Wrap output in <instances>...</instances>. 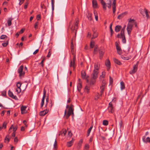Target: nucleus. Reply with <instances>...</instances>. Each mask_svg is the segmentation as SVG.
Wrapping results in <instances>:
<instances>
[{
    "instance_id": "6ab92c4d",
    "label": "nucleus",
    "mask_w": 150,
    "mask_h": 150,
    "mask_svg": "<svg viewBox=\"0 0 150 150\" xmlns=\"http://www.w3.org/2000/svg\"><path fill=\"white\" fill-rule=\"evenodd\" d=\"M92 5L94 8H98V4L96 0H93L92 1Z\"/></svg>"
},
{
    "instance_id": "69168bd1",
    "label": "nucleus",
    "mask_w": 150,
    "mask_h": 150,
    "mask_svg": "<svg viewBox=\"0 0 150 150\" xmlns=\"http://www.w3.org/2000/svg\"><path fill=\"white\" fill-rule=\"evenodd\" d=\"M1 95L4 96H5L6 95V92L5 91H4L1 93Z\"/></svg>"
},
{
    "instance_id": "cd10ccee",
    "label": "nucleus",
    "mask_w": 150,
    "mask_h": 150,
    "mask_svg": "<svg viewBox=\"0 0 150 150\" xmlns=\"http://www.w3.org/2000/svg\"><path fill=\"white\" fill-rule=\"evenodd\" d=\"M144 12H145L147 18V19H149L150 18V17L149 14V11L146 8H144Z\"/></svg>"
},
{
    "instance_id": "5701e85b",
    "label": "nucleus",
    "mask_w": 150,
    "mask_h": 150,
    "mask_svg": "<svg viewBox=\"0 0 150 150\" xmlns=\"http://www.w3.org/2000/svg\"><path fill=\"white\" fill-rule=\"evenodd\" d=\"M94 45L95 42L92 39H91L90 42V47L91 48H93L94 47Z\"/></svg>"
},
{
    "instance_id": "f8f14e48",
    "label": "nucleus",
    "mask_w": 150,
    "mask_h": 150,
    "mask_svg": "<svg viewBox=\"0 0 150 150\" xmlns=\"http://www.w3.org/2000/svg\"><path fill=\"white\" fill-rule=\"evenodd\" d=\"M142 140L143 142L145 143L148 142L150 143V138L147 137L146 139V136H144L142 137Z\"/></svg>"
},
{
    "instance_id": "3c124183",
    "label": "nucleus",
    "mask_w": 150,
    "mask_h": 150,
    "mask_svg": "<svg viewBox=\"0 0 150 150\" xmlns=\"http://www.w3.org/2000/svg\"><path fill=\"white\" fill-rule=\"evenodd\" d=\"M94 13L95 15V18L96 19V21H98V16L97 15V13L96 12H95V11H94Z\"/></svg>"
},
{
    "instance_id": "a878e982",
    "label": "nucleus",
    "mask_w": 150,
    "mask_h": 150,
    "mask_svg": "<svg viewBox=\"0 0 150 150\" xmlns=\"http://www.w3.org/2000/svg\"><path fill=\"white\" fill-rule=\"evenodd\" d=\"M13 20V18H8L7 22L8 26H9L11 25L12 24L11 21Z\"/></svg>"
},
{
    "instance_id": "6e6552de",
    "label": "nucleus",
    "mask_w": 150,
    "mask_h": 150,
    "mask_svg": "<svg viewBox=\"0 0 150 150\" xmlns=\"http://www.w3.org/2000/svg\"><path fill=\"white\" fill-rule=\"evenodd\" d=\"M73 107L74 105L72 104H71L69 107L67 113H69L71 115H74V109Z\"/></svg>"
},
{
    "instance_id": "4d7b16f0",
    "label": "nucleus",
    "mask_w": 150,
    "mask_h": 150,
    "mask_svg": "<svg viewBox=\"0 0 150 150\" xmlns=\"http://www.w3.org/2000/svg\"><path fill=\"white\" fill-rule=\"evenodd\" d=\"M28 2H26L25 3V5L24 6V8L25 9H26L28 7Z\"/></svg>"
},
{
    "instance_id": "c756f323",
    "label": "nucleus",
    "mask_w": 150,
    "mask_h": 150,
    "mask_svg": "<svg viewBox=\"0 0 150 150\" xmlns=\"http://www.w3.org/2000/svg\"><path fill=\"white\" fill-rule=\"evenodd\" d=\"M104 86H101L100 87V88L101 89V91H100V97L102 96V95L103 94V92L104 90Z\"/></svg>"
},
{
    "instance_id": "c03bdc74",
    "label": "nucleus",
    "mask_w": 150,
    "mask_h": 150,
    "mask_svg": "<svg viewBox=\"0 0 150 150\" xmlns=\"http://www.w3.org/2000/svg\"><path fill=\"white\" fill-rule=\"evenodd\" d=\"M108 121L107 120H104L103 121V125H105L107 126L108 125Z\"/></svg>"
},
{
    "instance_id": "864d4df0",
    "label": "nucleus",
    "mask_w": 150,
    "mask_h": 150,
    "mask_svg": "<svg viewBox=\"0 0 150 150\" xmlns=\"http://www.w3.org/2000/svg\"><path fill=\"white\" fill-rule=\"evenodd\" d=\"M122 42L123 43H126V40L125 36H122Z\"/></svg>"
},
{
    "instance_id": "49530a36",
    "label": "nucleus",
    "mask_w": 150,
    "mask_h": 150,
    "mask_svg": "<svg viewBox=\"0 0 150 150\" xmlns=\"http://www.w3.org/2000/svg\"><path fill=\"white\" fill-rule=\"evenodd\" d=\"M121 57L122 59L125 60H128L130 59L128 57H125L123 55H122L121 56Z\"/></svg>"
},
{
    "instance_id": "423d86ee",
    "label": "nucleus",
    "mask_w": 150,
    "mask_h": 150,
    "mask_svg": "<svg viewBox=\"0 0 150 150\" xmlns=\"http://www.w3.org/2000/svg\"><path fill=\"white\" fill-rule=\"evenodd\" d=\"M115 45L118 54L121 55L122 54V50L120 46L119 45L118 43L117 42H116Z\"/></svg>"
},
{
    "instance_id": "9d476101",
    "label": "nucleus",
    "mask_w": 150,
    "mask_h": 150,
    "mask_svg": "<svg viewBox=\"0 0 150 150\" xmlns=\"http://www.w3.org/2000/svg\"><path fill=\"white\" fill-rule=\"evenodd\" d=\"M8 95L10 97L13 99L16 100L18 99L16 96H14L12 92L10 90H9L8 91Z\"/></svg>"
},
{
    "instance_id": "aec40b11",
    "label": "nucleus",
    "mask_w": 150,
    "mask_h": 150,
    "mask_svg": "<svg viewBox=\"0 0 150 150\" xmlns=\"http://www.w3.org/2000/svg\"><path fill=\"white\" fill-rule=\"evenodd\" d=\"M122 28V26L120 25H116L115 28V31L116 32H118L121 30Z\"/></svg>"
},
{
    "instance_id": "4468645a",
    "label": "nucleus",
    "mask_w": 150,
    "mask_h": 150,
    "mask_svg": "<svg viewBox=\"0 0 150 150\" xmlns=\"http://www.w3.org/2000/svg\"><path fill=\"white\" fill-rule=\"evenodd\" d=\"M67 133V130L66 129H63L61 131L59 134V135H61L62 136H65Z\"/></svg>"
},
{
    "instance_id": "603ef678",
    "label": "nucleus",
    "mask_w": 150,
    "mask_h": 150,
    "mask_svg": "<svg viewBox=\"0 0 150 150\" xmlns=\"http://www.w3.org/2000/svg\"><path fill=\"white\" fill-rule=\"evenodd\" d=\"M21 85V82H18L16 84V86L18 88H20Z\"/></svg>"
},
{
    "instance_id": "7ed1b4c3",
    "label": "nucleus",
    "mask_w": 150,
    "mask_h": 150,
    "mask_svg": "<svg viewBox=\"0 0 150 150\" xmlns=\"http://www.w3.org/2000/svg\"><path fill=\"white\" fill-rule=\"evenodd\" d=\"M23 66L21 65L18 69V72L19 74V77L20 79H21L25 75V72L23 71Z\"/></svg>"
},
{
    "instance_id": "2eb2a0df",
    "label": "nucleus",
    "mask_w": 150,
    "mask_h": 150,
    "mask_svg": "<svg viewBox=\"0 0 150 150\" xmlns=\"http://www.w3.org/2000/svg\"><path fill=\"white\" fill-rule=\"evenodd\" d=\"M81 76L82 79H86L87 78L89 77V76H86V73L84 71H82L81 72Z\"/></svg>"
},
{
    "instance_id": "4c0bfd02",
    "label": "nucleus",
    "mask_w": 150,
    "mask_h": 150,
    "mask_svg": "<svg viewBox=\"0 0 150 150\" xmlns=\"http://www.w3.org/2000/svg\"><path fill=\"white\" fill-rule=\"evenodd\" d=\"M116 0H113L112 5L113 6V9L114 10V11L115 8V5H116Z\"/></svg>"
},
{
    "instance_id": "09e8293b",
    "label": "nucleus",
    "mask_w": 150,
    "mask_h": 150,
    "mask_svg": "<svg viewBox=\"0 0 150 150\" xmlns=\"http://www.w3.org/2000/svg\"><path fill=\"white\" fill-rule=\"evenodd\" d=\"M57 142L56 140L55 139L54 144V149H57Z\"/></svg>"
},
{
    "instance_id": "0eeeda50",
    "label": "nucleus",
    "mask_w": 150,
    "mask_h": 150,
    "mask_svg": "<svg viewBox=\"0 0 150 150\" xmlns=\"http://www.w3.org/2000/svg\"><path fill=\"white\" fill-rule=\"evenodd\" d=\"M99 57L100 59H101L104 55L105 50L103 49H100L99 50Z\"/></svg>"
},
{
    "instance_id": "bf43d9fd",
    "label": "nucleus",
    "mask_w": 150,
    "mask_h": 150,
    "mask_svg": "<svg viewBox=\"0 0 150 150\" xmlns=\"http://www.w3.org/2000/svg\"><path fill=\"white\" fill-rule=\"evenodd\" d=\"M122 36H124L125 35V30H122L120 33Z\"/></svg>"
},
{
    "instance_id": "79ce46f5",
    "label": "nucleus",
    "mask_w": 150,
    "mask_h": 150,
    "mask_svg": "<svg viewBox=\"0 0 150 150\" xmlns=\"http://www.w3.org/2000/svg\"><path fill=\"white\" fill-rule=\"evenodd\" d=\"M105 71H103L102 73V74L100 76V78H104L105 77Z\"/></svg>"
},
{
    "instance_id": "de8ad7c7",
    "label": "nucleus",
    "mask_w": 150,
    "mask_h": 150,
    "mask_svg": "<svg viewBox=\"0 0 150 150\" xmlns=\"http://www.w3.org/2000/svg\"><path fill=\"white\" fill-rule=\"evenodd\" d=\"M8 41L7 40L6 42L2 43V45L4 47H6L8 45Z\"/></svg>"
},
{
    "instance_id": "c9c22d12",
    "label": "nucleus",
    "mask_w": 150,
    "mask_h": 150,
    "mask_svg": "<svg viewBox=\"0 0 150 150\" xmlns=\"http://www.w3.org/2000/svg\"><path fill=\"white\" fill-rule=\"evenodd\" d=\"M77 28H76L75 25L72 26L71 28V30L73 32L74 30H76L75 34H76V31H77Z\"/></svg>"
},
{
    "instance_id": "dca6fc26",
    "label": "nucleus",
    "mask_w": 150,
    "mask_h": 150,
    "mask_svg": "<svg viewBox=\"0 0 150 150\" xmlns=\"http://www.w3.org/2000/svg\"><path fill=\"white\" fill-rule=\"evenodd\" d=\"M76 58L75 57H74L73 60H71V61L70 62V67H73L74 68L75 67V60Z\"/></svg>"
},
{
    "instance_id": "a18cd8bd",
    "label": "nucleus",
    "mask_w": 150,
    "mask_h": 150,
    "mask_svg": "<svg viewBox=\"0 0 150 150\" xmlns=\"http://www.w3.org/2000/svg\"><path fill=\"white\" fill-rule=\"evenodd\" d=\"M92 14L91 13H88V15L87 16V17L88 20L90 21H91L92 20Z\"/></svg>"
},
{
    "instance_id": "f03ea898",
    "label": "nucleus",
    "mask_w": 150,
    "mask_h": 150,
    "mask_svg": "<svg viewBox=\"0 0 150 150\" xmlns=\"http://www.w3.org/2000/svg\"><path fill=\"white\" fill-rule=\"evenodd\" d=\"M134 22V19H132L130 18L128 19V23L127 25V29L129 35H130L131 33Z\"/></svg>"
},
{
    "instance_id": "4be33fe9",
    "label": "nucleus",
    "mask_w": 150,
    "mask_h": 150,
    "mask_svg": "<svg viewBox=\"0 0 150 150\" xmlns=\"http://www.w3.org/2000/svg\"><path fill=\"white\" fill-rule=\"evenodd\" d=\"M82 88V85L81 83H78L77 86V90L79 92L81 91V89Z\"/></svg>"
},
{
    "instance_id": "a19ab883",
    "label": "nucleus",
    "mask_w": 150,
    "mask_h": 150,
    "mask_svg": "<svg viewBox=\"0 0 150 150\" xmlns=\"http://www.w3.org/2000/svg\"><path fill=\"white\" fill-rule=\"evenodd\" d=\"M39 25V22L38 21L36 22L34 24V28L35 30L38 28V26Z\"/></svg>"
},
{
    "instance_id": "ddd939ff",
    "label": "nucleus",
    "mask_w": 150,
    "mask_h": 150,
    "mask_svg": "<svg viewBox=\"0 0 150 150\" xmlns=\"http://www.w3.org/2000/svg\"><path fill=\"white\" fill-rule=\"evenodd\" d=\"M26 107L25 106H22L21 108V113L23 114L27 113V111L25 110L26 108Z\"/></svg>"
},
{
    "instance_id": "412c9836",
    "label": "nucleus",
    "mask_w": 150,
    "mask_h": 150,
    "mask_svg": "<svg viewBox=\"0 0 150 150\" xmlns=\"http://www.w3.org/2000/svg\"><path fill=\"white\" fill-rule=\"evenodd\" d=\"M74 140L73 138L72 140L71 141L68 142L67 144V146L68 147H70L72 145Z\"/></svg>"
},
{
    "instance_id": "6e6d98bb",
    "label": "nucleus",
    "mask_w": 150,
    "mask_h": 150,
    "mask_svg": "<svg viewBox=\"0 0 150 150\" xmlns=\"http://www.w3.org/2000/svg\"><path fill=\"white\" fill-rule=\"evenodd\" d=\"M6 38H7L6 35H2L0 36V39H4Z\"/></svg>"
},
{
    "instance_id": "8fccbe9b",
    "label": "nucleus",
    "mask_w": 150,
    "mask_h": 150,
    "mask_svg": "<svg viewBox=\"0 0 150 150\" xmlns=\"http://www.w3.org/2000/svg\"><path fill=\"white\" fill-rule=\"evenodd\" d=\"M51 50L50 49L49 50V52H48L47 55V57L48 58L50 57L51 56Z\"/></svg>"
},
{
    "instance_id": "58836bf2",
    "label": "nucleus",
    "mask_w": 150,
    "mask_h": 150,
    "mask_svg": "<svg viewBox=\"0 0 150 150\" xmlns=\"http://www.w3.org/2000/svg\"><path fill=\"white\" fill-rule=\"evenodd\" d=\"M75 21L76 23H75V26H76V28H77V27L78 26V25L79 24V19L78 18H76L75 19Z\"/></svg>"
},
{
    "instance_id": "37998d69",
    "label": "nucleus",
    "mask_w": 150,
    "mask_h": 150,
    "mask_svg": "<svg viewBox=\"0 0 150 150\" xmlns=\"http://www.w3.org/2000/svg\"><path fill=\"white\" fill-rule=\"evenodd\" d=\"M107 6L109 8H110L111 6V2L109 0V2L107 4Z\"/></svg>"
},
{
    "instance_id": "338daca9",
    "label": "nucleus",
    "mask_w": 150,
    "mask_h": 150,
    "mask_svg": "<svg viewBox=\"0 0 150 150\" xmlns=\"http://www.w3.org/2000/svg\"><path fill=\"white\" fill-rule=\"evenodd\" d=\"M110 84H112L113 83V79L110 76Z\"/></svg>"
},
{
    "instance_id": "ea45409f",
    "label": "nucleus",
    "mask_w": 150,
    "mask_h": 150,
    "mask_svg": "<svg viewBox=\"0 0 150 150\" xmlns=\"http://www.w3.org/2000/svg\"><path fill=\"white\" fill-rule=\"evenodd\" d=\"M7 124V123L6 122H5L3 123L2 125V127L3 128V129H5L6 128Z\"/></svg>"
},
{
    "instance_id": "393cba45",
    "label": "nucleus",
    "mask_w": 150,
    "mask_h": 150,
    "mask_svg": "<svg viewBox=\"0 0 150 150\" xmlns=\"http://www.w3.org/2000/svg\"><path fill=\"white\" fill-rule=\"evenodd\" d=\"M113 60L114 62L116 64H117L120 65L122 64V63L121 62L119 61L118 59H116V58H114L113 59Z\"/></svg>"
},
{
    "instance_id": "a211bd4d",
    "label": "nucleus",
    "mask_w": 150,
    "mask_h": 150,
    "mask_svg": "<svg viewBox=\"0 0 150 150\" xmlns=\"http://www.w3.org/2000/svg\"><path fill=\"white\" fill-rule=\"evenodd\" d=\"M127 14V13L126 12L122 13L119 15L118 16L117 18L119 19H121L122 18H123L125 15H126Z\"/></svg>"
},
{
    "instance_id": "5fc2aeb1",
    "label": "nucleus",
    "mask_w": 150,
    "mask_h": 150,
    "mask_svg": "<svg viewBox=\"0 0 150 150\" xmlns=\"http://www.w3.org/2000/svg\"><path fill=\"white\" fill-rule=\"evenodd\" d=\"M71 52L72 54H73L74 51V45H71Z\"/></svg>"
},
{
    "instance_id": "13d9d810",
    "label": "nucleus",
    "mask_w": 150,
    "mask_h": 150,
    "mask_svg": "<svg viewBox=\"0 0 150 150\" xmlns=\"http://www.w3.org/2000/svg\"><path fill=\"white\" fill-rule=\"evenodd\" d=\"M105 84H106V83H105V81L104 80H103L102 81V85H101V86L105 87Z\"/></svg>"
},
{
    "instance_id": "f3484780",
    "label": "nucleus",
    "mask_w": 150,
    "mask_h": 150,
    "mask_svg": "<svg viewBox=\"0 0 150 150\" xmlns=\"http://www.w3.org/2000/svg\"><path fill=\"white\" fill-rule=\"evenodd\" d=\"M48 112V111L47 110H45L40 112L39 115L40 116H44L47 114Z\"/></svg>"
},
{
    "instance_id": "1a4fd4ad",
    "label": "nucleus",
    "mask_w": 150,
    "mask_h": 150,
    "mask_svg": "<svg viewBox=\"0 0 150 150\" xmlns=\"http://www.w3.org/2000/svg\"><path fill=\"white\" fill-rule=\"evenodd\" d=\"M46 93V91L44 89V91H43V97L42 99V100H41V108H42L43 106V105L44 104V100H45V97Z\"/></svg>"
},
{
    "instance_id": "7c9ffc66",
    "label": "nucleus",
    "mask_w": 150,
    "mask_h": 150,
    "mask_svg": "<svg viewBox=\"0 0 150 150\" xmlns=\"http://www.w3.org/2000/svg\"><path fill=\"white\" fill-rule=\"evenodd\" d=\"M100 95L98 93H97L95 95L94 97V99L95 100H97L98 98H100Z\"/></svg>"
},
{
    "instance_id": "c85d7f7f",
    "label": "nucleus",
    "mask_w": 150,
    "mask_h": 150,
    "mask_svg": "<svg viewBox=\"0 0 150 150\" xmlns=\"http://www.w3.org/2000/svg\"><path fill=\"white\" fill-rule=\"evenodd\" d=\"M120 88L121 90H123L125 89V85L124 82L122 81L120 82Z\"/></svg>"
},
{
    "instance_id": "9b49d317",
    "label": "nucleus",
    "mask_w": 150,
    "mask_h": 150,
    "mask_svg": "<svg viewBox=\"0 0 150 150\" xmlns=\"http://www.w3.org/2000/svg\"><path fill=\"white\" fill-rule=\"evenodd\" d=\"M105 64L106 66L107 67V70H108L110 67V63L109 59L106 60L105 62Z\"/></svg>"
},
{
    "instance_id": "bb28decb",
    "label": "nucleus",
    "mask_w": 150,
    "mask_h": 150,
    "mask_svg": "<svg viewBox=\"0 0 150 150\" xmlns=\"http://www.w3.org/2000/svg\"><path fill=\"white\" fill-rule=\"evenodd\" d=\"M93 127V125H91V127H90L88 129L87 131V137H88L89 135L90 134L91 132L92 129Z\"/></svg>"
},
{
    "instance_id": "0e129e2a",
    "label": "nucleus",
    "mask_w": 150,
    "mask_h": 150,
    "mask_svg": "<svg viewBox=\"0 0 150 150\" xmlns=\"http://www.w3.org/2000/svg\"><path fill=\"white\" fill-rule=\"evenodd\" d=\"M16 91L18 93H19L21 92V88H17L16 90Z\"/></svg>"
},
{
    "instance_id": "72a5a7b5",
    "label": "nucleus",
    "mask_w": 150,
    "mask_h": 150,
    "mask_svg": "<svg viewBox=\"0 0 150 150\" xmlns=\"http://www.w3.org/2000/svg\"><path fill=\"white\" fill-rule=\"evenodd\" d=\"M52 10L53 11L54 9V0H51Z\"/></svg>"
},
{
    "instance_id": "2f4dec72",
    "label": "nucleus",
    "mask_w": 150,
    "mask_h": 150,
    "mask_svg": "<svg viewBox=\"0 0 150 150\" xmlns=\"http://www.w3.org/2000/svg\"><path fill=\"white\" fill-rule=\"evenodd\" d=\"M90 88L89 86H86L85 88V91L87 93H88L89 92Z\"/></svg>"
},
{
    "instance_id": "39448f33",
    "label": "nucleus",
    "mask_w": 150,
    "mask_h": 150,
    "mask_svg": "<svg viewBox=\"0 0 150 150\" xmlns=\"http://www.w3.org/2000/svg\"><path fill=\"white\" fill-rule=\"evenodd\" d=\"M139 63V62L138 61L136 64L134 65L133 67V69L129 71L130 74H132L136 72L137 71Z\"/></svg>"
},
{
    "instance_id": "b1692460",
    "label": "nucleus",
    "mask_w": 150,
    "mask_h": 150,
    "mask_svg": "<svg viewBox=\"0 0 150 150\" xmlns=\"http://www.w3.org/2000/svg\"><path fill=\"white\" fill-rule=\"evenodd\" d=\"M99 0L101 2V3L103 6V8L105 10H106V3L103 1V0Z\"/></svg>"
},
{
    "instance_id": "774afa93",
    "label": "nucleus",
    "mask_w": 150,
    "mask_h": 150,
    "mask_svg": "<svg viewBox=\"0 0 150 150\" xmlns=\"http://www.w3.org/2000/svg\"><path fill=\"white\" fill-rule=\"evenodd\" d=\"M17 126H15V127H13V132H15L17 129Z\"/></svg>"
},
{
    "instance_id": "052dcab7",
    "label": "nucleus",
    "mask_w": 150,
    "mask_h": 150,
    "mask_svg": "<svg viewBox=\"0 0 150 150\" xmlns=\"http://www.w3.org/2000/svg\"><path fill=\"white\" fill-rule=\"evenodd\" d=\"M97 47L96 46L95 47L94 50H93V54H96V52L97 51Z\"/></svg>"
},
{
    "instance_id": "e2e57ef3",
    "label": "nucleus",
    "mask_w": 150,
    "mask_h": 150,
    "mask_svg": "<svg viewBox=\"0 0 150 150\" xmlns=\"http://www.w3.org/2000/svg\"><path fill=\"white\" fill-rule=\"evenodd\" d=\"M85 149L86 150H88L89 148V145L88 144H86L85 146Z\"/></svg>"
},
{
    "instance_id": "20e7f679",
    "label": "nucleus",
    "mask_w": 150,
    "mask_h": 150,
    "mask_svg": "<svg viewBox=\"0 0 150 150\" xmlns=\"http://www.w3.org/2000/svg\"><path fill=\"white\" fill-rule=\"evenodd\" d=\"M108 112L110 113H112L115 111V108L113 107L112 102H110L109 104L108 108Z\"/></svg>"
},
{
    "instance_id": "f257e3e1",
    "label": "nucleus",
    "mask_w": 150,
    "mask_h": 150,
    "mask_svg": "<svg viewBox=\"0 0 150 150\" xmlns=\"http://www.w3.org/2000/svg\"><path fill=\"white\" fill-rule=\"evenodd\" d=\"M100 65L98 62L95 63L94 64V69L93 71V73L91 74V79L94 80L93 81H91L90 82L91 84H93L95 82V79L98 77V71L100 69Z\"/></svg>"
},
{
    "instance_id": "680f3d73",
    "label": "nucleus",
    "mask_w": 150,
    "mask_h": 150,
    "mask_svg": "<svg viewBox=\"0 0 150 150\" xmlns=\"http://www.w3.org/2000/svg\"><path fill=\"white\" fill-rule=\"evenodd\" d=\"M36 18L38 21H39L41 18V15L40 14L36 16Z\"/></svg>"
},
{
    "instance_id": "f704fd0d",
    "label": "nucleus",
    "mask_w": 150,
    "mask_h": 150,
    "mask_svg": "<svg viewBox=\"0 0 150 150\" xmlns=\"http://www.w3.org/2000/svg\"><path fill=\"white\" fill-rule=\"evenodd\" d=\"M10 138H9V135H7L5 138L4 142H6V141H7V143H8L10 140Z\"/></svg>"
},
{
    "instance_id": "e433bc0d",
    "label": "nucleus",
    "mask_w": 150,
    "mask_h": 150,
    "mask_svg": "<svg viewBox=\"0 0 150 150\" xmlns=\"http://www.w3.org/2000/svg\"><path fill=\"white\" fill-rule=\"evenodd\" d=\"M112 23H111L110 24V30L111 36H112V35L113 33H114V32L113 31V30L112 29Z\"/></svg>"
},
{
    "instance_id": "473e14b6",
    "label": "nucleus",
    "mask_w": 150,
    "mask_h": 150,
    "mask_svg": "<svg viewBox=\"0 0 150 150\" xmlns=\"http://www.w3.org/2000/svg\"><path fill=\"white\" fill-rule=\"evenodd\" d=\"M98 36V33L95 32H94L93 35V37L91 38V39H94L97 37Z\"/></svg>"
}]
</instances>
